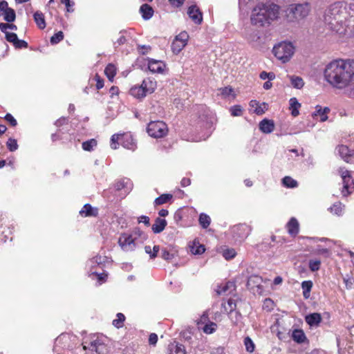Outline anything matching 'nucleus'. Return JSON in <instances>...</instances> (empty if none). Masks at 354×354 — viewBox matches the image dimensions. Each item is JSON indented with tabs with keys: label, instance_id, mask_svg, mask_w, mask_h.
<instances>
[{
	"label": "nucleus",
	"instance_id": "f257e3e1",
	"mask_svg": "<svg viewBox=\"0 0 354 354\" xmlns=\"http://www.w3.org/2000/svg\"><path fill=\"white\" fill-rule=\"evenodd\" d=\"M324 80L333 87L343 89L354 80V59H337L329 62L324 71Z\"/></svg>",
	"mask_w": 354,
	"mask_h": 354
},
{
	"label": "nucleus",
	"instance_id": "f03ea898",
	"mask_svg": "<svg viewBox=\"0 0 354 354\" xmlns=\"http://www.w3.org/2000/svg\"><path fill=\"white\" fill-rule=\"evenodd\" d=\"M348 12L342 2L330 5L324 14V23L328 28L337 34H344L346 30V19Z\"/></svg>",
	"mask_w": 354,
	"mask_h": 354
},
{
	"label": "nucleus",
	"instance_id": "7ed1b4c3",
	"mask_svg": "<svg viewBox=\"0 0 354 354\" xmlns=\"http://www.w3.org/2000/svg\"><path fill=\"white\" fill-rule=\"evenodd\" d=\"M279 14V6L272 2L259 3L252 9L250 21L252 25L264 27L278 19Z\"/></svg>",
	"mask_w": 354,
	"mask_h": 354
},
{
	"label": "nucleus",
	"instance_id": "20e7f679",
	"mask_svg": "<svg viewBox=\"0 0 354 354\" xmlns=\"http://www.w3.org/2000/svg\"><path fill=\"white\" fill-rule=\"evenodd\" d=\"M109 342L107 337L102 334H92L84 339L82 346L86 354H107Z\"/></svg>",
	"mask_w": 354,
	"mask_h": 354
},
{
	"label": "nucleus",
	"instance_id": "39448f33",
	"mask_svg": "<svg viewBox=\"0 0 354 354\" xmlns=\"http://www.w3.org/2000/svg\"><path fill=\"white\" fill-rule=\"evenodd\" d=\"M310 9L308 2L290 5L284 10V18L288 22L299 21L308 15Z\"/></svg>",
	"mask_w": 354,
	"mask_h": 354
},
{
	"label": "nucleus",
	"instance_id": "423d86ee",
	"mask_svg": "<svg viewBox=\"0 0 354 354\" xmlns=\"http://www.w3.org/2000/svg\"><path fill=\"white\" fill-rule=\"evenodd\" d=\"M295 48L290 42L283 41L275 45L272 49L274 56L283 63L290 60L293 55Z\"/></svg>",
	"mask_w": 354,
	"mask_h": 354
},
{
	"label": "nucleus",
	"instance_id": "0eeeda50",
	"mask_svg": "<svg viewBox=\"0 0 354 354\" xmlns=\"http://www.w3.org/2000/svg\"><path fill=\"white\" fill-rule=\"evenodd\" d=\"M252 228L245 223H239L230 229L229 233L235 242L243 241L250 234Z\"/></svg>",
	"mask_w": 354,
	"mask_h": 354
},
{
	"label": "nucleus",
	"instance_id": "6e6552de",
	"mask_svg": "<svg viewBox=\"0 0 354 354\" xmlns=\"http://www.w3.org/2000/svg\"><path fill=\"white\" fill-rule=\"evenodd\" d=\"M147 131L151 137L158 138L165 136L167 134L168 128L162 121H151L148 124Z\"/></svg>",
	"mask_w": 354,
	"mask_h": 354
},
{
	"label": "nucleus",
	"instance_id": "1a4fd4ad",
	"mask_svg": "<svg viewBox=\"0 0 354 354\" xmlns=\"http://www.w3.org/2000/svg\"><path fill=\"white\" fill-rule=\"evenodd\" d=\"M339 173L343 181L342 194L344 196H347L354 189V180L351 177L350 171L344 168H339Z\"/></svg>",
	"mask_w": 354,
	"mask_h": 354
},
{
	"label": "nucleus",
	"instance_id": "9d476101",
	"mask_svg": "<svg viewBox=\"0 0 354 354\" xmlns=\"http://www.w3.org/2000/svg\"><path fill=\"white\" fill-rule=\"evenodd\" d=\"M136 237H133L131 234L123 233L119 238L118 244L122 250L130 252L136 248Z\"/></svg>",
	"mask_w": 354,
	"mask_h": 354
},
{
	"label": "nucleus",
	"instance_id": "9b49d317",
	"mask_svg": "<svg viewBox=\"0 0 354 354\" xmlns=\"http://www.w3.org/2000/svg\"><path fill=\"white\" fill-rule=\"evenodd\" d=\"M189 35L187 32L183 31L176 36L171 44V50L174 54H178L187 45Z\"/></svg>",
	"mask_w": 354,
	"mask_h": 354
},
{
	"label": "nucleus",
	"instance_id": "f8f14e48",
	"mask_svg": "<svg viewBox=\"0 0 354 354\" xmlns=\"http://www.w3.org/2000/svg\"><path fill=\"white\" fill-rule=\"evenodd\" d=\"M340 157L347 163H354V150L348 149L346 145H341L337 147Z\"/></svg>",
	"mask_w": 354,
	"mask_h": 354
},
{
	"label": "nucleus",
	"instance_id": "ddd939ff",
	"mask_svg": "<svg viewBox=\"0 0 354 354\" xmlns=\"http://www.w3.org/2000/svg\"><path fill=\"white\" fill-rule=\"evenodd\" d=\"M187 15L196 24L202 23L203 13L196 5L194 4L188 7Z\"/></svg>",
	"mask_w": 354,
	"mask_h": 354
},
{
	"label": "nucleus",
	"instance_id": "4468645a",
	"mask_svg": "<svg viewBox=\"0 0 354 354\" xmlns=\"http://www.w3.org/2000/svg\"><path fill=\"white\" fill-rule=\"evenodd\" d=\"M109 258L106 256L96 255L92 259H89L87 262V266L93 270L96 266L103 268L106 262H108Z\"/></svg>",
	"mask_w": 354,
	"mask_h": 354
},
{
	"label": "nucleus",
	"instance_id": "2eb2a0df",
	"mask_svg": "<svg viewBox=\"0 0 354 354\" xmlns=\"http://www.w3.org/2000/svg\"><path fill=\"white\" fill-rule=\"evenodd\" d=\"M98 208L93 207L91 204H85L79 214L82 217H97L98 216Z\"/></svg>",
	"mask_w": 354,
	"mask_h": 354
},
{
	"label": "nucleus",
	"instance_id": "dca6fc26",
	"mask_svg": "<svg viewBox=\"0 0 354 354\" xmlns=\"http://www.w3.org/2000/svg\"><path fill=\"white\" fill-rule=\"evenodd\" d=\"M165 68V64L163 62L151 59L148 60L149 70L155 73H162Z\"/></svg>",
	"mask_w": 354,
	"mask_h": 354
},
{
	"label": "nucleus",
	"instance_id": "f3484780",
	"mask_svg": "<svg viewBox=\"0 0 354 354\" xmlns=\"http://www.w3.org/2000/svg\"><path fill=\"white\" fill-rule=\"evenodd\" d=\"M116 190L124 189L126 193H129L133 187V184L130 179L124 178L118 180L114 185Z\"/></svg>",
	"mask_w": 354,
	"mask_h": 354
},
{
	"label": "nucleus",
	"instance_id": "a211bd4d",
	"mask_svg": "<svg viewBox=\"0 0 354 354\" xmlns=\"http://www.w3.org/2000/svg\"><path fill=\"white\" fill-rule=\"evenodd\" d=\"M286 227L290 235L292 236H296L299 231V224L298 221L295 218L292 217L286 224Z\"/></svg>",
	"mask_w": 354,
	"mask_h": 354
},
{
	"label": "nucleus",
	"instance_id": "6ab92c4d",
	"mask_svg": "<svg viewBox=\"0 0 354 354\" xmlns=\"http://www.w3.org/2000/svg\"><path fill=\"white\" fill-rule=\"evenodd\" d=\"M274 123L273 120L263 119L259 122V129L264 133H270L274 131Z\"/></svg>",
	"mask_w": 354,
	"mask_h": 354
},
{
	"label": "nucleus",
	"instance_id": "aec40b11",
	"mask_svg": "<svg viewBox=\"0 0 354 354\" xmlns=\"http://www.w3.org/2000/svg\"><path fill=\"white\" fill-rule=\"evenodd\" d=\"M70 335L68 333H62L55 340V348H65L68 347Z\"/></svg>",
	"mask_w": 354,
	"mask_h": 354
},
{
	"label": "nucleus",
	"instance_id": "412c9836",
	"mask_svg": "<svg viewBox=\"0 0 354 354\" xmlns=\"http://www.w3.org/2000/svg\"><path fill=\"white\" fill-rule=\"evenodd\" d=\"M305 321L310 326H318L322 322V316L318 313H310L306 316Z\"/></svg>",
	"mask_w": 354,
	"mask_h": 354
},
{
	"label": "nucleus",
	"instance_id": "4be33fe9",
	"mask_svg": "<svg viewBox=\"0 0 354 354\" xmlns=\"http://www.w3.org/2000/svg\"><path fill=\"white\" fill-rule=\"evenodd\" d=\"M121 142L122 145L126 149L134 150L136 147V142L131 135L122 134Z\"/></svg>",
	"mask_w": 354,
	"mask_h": 354
},
{
	"label": "nucleus",
	"instance_id": "5701e85b",
	"mask_svg": "<svg viewBox=\"0 0 354 354\" xmlns=\"http://www.w3.org/2000/svg\"><path fill=\"white\" fill-rule=\"evenodd\" d=\"M167 354H186V350L184 345L174 342L169 345Z\"/></svg>",
	"mask_w": 354,
	"mask_h": 354
},
{
	"label": "nucleus",
	"instance_id": "b1692460",
	"mask_svg": "<svg viewBox=\"0 0 354 354\" xmlns=\"http://www.w3.org/2000/svg\"><path fill=\"white\" fill-rule=\"evenodd\" d=\"M167 221L165 218H156L155 223L152 225L151 230L153 233L159 234L162 232L167 226Z\"/></svg>",
	"mask_w": 354,
	"mask_h": 354
},
{
	"label": "nucleus",
	"instance_id": "393cba45",
	"mask_svg": "<svg viewBox=\"0 0 354 354\" xmlns=\"http://www.w3.org/2000/svg\"><path fill=\"white\" fill-rule=\"evenodd\" d=\"M33 18L37 26L39 29L44 30L46 28V24L43 12L39 10L36 11L33 15Z\"/></svg>",
	"mask_w": 354,
	"mask_h": 354
},
{
	"label": "nucleus",
	"instance_id": "a878e982",
	"mask_svg": "<svg viewBox=\"0 0 354 354\" xmlns=\"http://www.w3.org/2000/svg\"><path fill=\"white\" fill-rule=\"evenodd\" d=\"M140 12L145 20L150 19L153 15V9L149 4H142L140 8Z\"/></svg>",
	"mask_w": 354,
	"mask_h": 354
},
{
	"label": "nucleus",
	"instance_id": "bb28decb",
	"mask_svg": "<svg viewBox=\"0 0 354 354\" xmlns=\"http://www.w3.org/2000/svg\"><path fill=\"white\" fill-rule=\"evenodd\" d=\"M289 104L291 115L293 117H297L299 114V109L301 107V104L298 102L296 97H292L289 100Z\"/></svg>",
	"mask_w": 354,
	"mask_h": 354
},
{
	"label": "nucleus",
	"instance_id": "cd10ccee",
	"mask_svg": "<svg viewBox=\"0 0 354 354\" xmlns=\"http://www.w3.org/2000/svg\"><path fill=\"white\" fill-rule=\"evenodd\" d=\"M313 283L312 281L308 280V281H304L301 283V289H302V293L303 296L305 299H308L310 296V291L312 290Z\"/></svg>",
	"mask_w": 354,
	"mask_h": 354
},
{
	"label": "nucleus",
	"instance_id": "c85d7f7f",
	"mask_svg": "<svg viewBox=\"0 0 354 354\" xmlns=\"http://www.w3.org/2000/svg\"><path fill=\"white\" fill-rule=\"evenodd\" d=\"M330 111L329 108L325 107L324 109L322 108L321 106L317 105L316 106V111L314 113L315 116H319V120L321 122H324L328 119L327 113Z\"/></svg>",
	"mask_w": 354,
	"mask_h": 354
},
{
	"label": "nucleus",
	"instance_id": "c756f323",
	"mask_svg": "<svg viewBox=\"0 0 354 354\" xmlns=\"http://www.w3.org/2000/svg\"><path fill=\"white\" fill-rule=\"evenodd\" d=\"M130 94L136 98H143L146 96L145 91L142 84L140 86H135L130 89Z\"/></svg>",
	"mask_w": 354,
	"mask_h": 354
},
{
	"label": "nucleus",
	"instance_id": "7c9ffc66",
	"mask_svg": "<svg viewBox=\"0 0 354 354\" xmlns=\"http://www.w3.org/2000/svg\"><path fill=\"white\" fill-rule=\"evenodd\" d=\"M292 339L298 344H302L306 339L305 333L301 329H295L292 332Z\"/></svg>",
	"mask_w": 354,
	"mask_h": 354
},
{
	"label": "nucleus",
	"instance_id": "2f4dec72",
	"mask_svg": "<svg viewBox=\"0 0 354 354\" xmlns=\"http://www.w3.org/2000/svg\"><path fill=\"white\" fill-rule=\"evenodd\" d=\"M142 86L147 93H151L154 91L156 87V82L151 80L150 79L144 80Z\"/></svg>",
	"mask_w": 354,
	"mask_h": 354
},
{
	"label": "nucleus",
	"instance_id": "473e14b6",
	"mask_svg": "<svg viewBox=\"0 0 354 354\" xmlns=\"http://www.w3.org/2000/svg\"><path fill=\"white\" fill-rule=\"evenodd\" d=\"M205 251V246L200 244L198 241H194L192 245L190 246V252L193 254H201Z\"/></svg>",
	"mask_w": 354,
	"mask_h": 354
},
{
	"label": "nucleus",
	"instance_id": "72a5a7b5",
	"mask_svg": "<svg viewBox=\"0 0 354 354\" xmlns=\"http://www.w3.org/2000/svg\"><path fill=\"white\" fill-rule=\"evenodd\" d=\"M105 75L110 81H113L116 75V67L113 64H109L104 70Z\"/></svg>",
	"mask_w": 354,
	"mask_h": 354
},
{
	"label": "nucleus",
	"instance_id": "f704fd0d",
	"mask_svg": "<svg viewBox=\"0 0 354 354\" xmlns=\"http://www.w3.org/2000/svg\"><path fill=\"white\" fill-rule=\"evenodd\" d=\"M16 19V13L14 9L8 8L3 12V19L8 23L13 22Z\"/></svg>",
	"mask_w": 354,
	"mask_h": 354
},
{
	"label": "nucleus",
	"instance_id": "c9c22d12",
	"mask_svg": "<svg viewBox=\"0 0 354 354\" xmlns=\"http://www.w3.org/2000/svg\"><path fill=\"white\" fill-rule=\"evenodd\" d=\"M344 207V205L341 202H336L328 208V210L334 214L340 216L342 214Z\"/></svg>",
	"mask_w": 354,
	"mask_h": 354
},
{
	"label": "nucleus",
	"instance_id": "e433bc0d",
	"mask_svg": "<svg viewBox=\"0 0 354 354\" xmlns=\"http://www.w3.org/2000/svg\"><path fill=\"white\" fill-rule=\"evenodd\" d=\"M97 142L95 139L92 138L82 142V149L86 151H91L97 146Z\"/></svg>",
	"mask_w": 354,
	"mask_h": 354
},
{
	"label": "nucleus",
	"instance_id": "4c0bfd02",
	"mask_svg": "<svg viewBox=\"0 0 354 354\" xmlns=\"http://www.w3.org/2000/svg\"><path fill=\"white\" fill-rule=\"evenodd\" d=\"M220 95L223 98H229L231 95L232 98H235V94L234 93L233 88L231 86H225L219 89Z\"/></svg>",
	"mask_w": 354,
	"mask_h": 354
},
{
	"label": "nucleus",
	"instance_id": "58836bf2",
	"mask_svg": "<svg viewBox=\"0 0 354 354\" xmlns=\"http://www.w3.org/2000/svg\"><path fill=\"white\" fill-rule=\"evenodd\" d=\"M172 198V195L170 194H163L156 198L154 201L155 205H160L167 203Z\"/></svg>",
	"mask_w": 354,
	"mask_h": 354
},
{
	"label": "nucleus",
	"instance_id": "ea45409f",
	"mask_svg": "<svg viewBox=\"0 0 354 354\" xmlns=\"http://www.w3.org/2000/svg\"><path fill=\"white\" fill-rule=\"evenodd\" d=\"M262 278L258 275H252L248 278V286H256L258 288H261Z\"/></svg>",
	"mask_w": 354,
	"mask_h": 354
},
{
	"label": "nucleus",
	"instance_id": "a19ab883",
	"mask_svg": "<svg viewBox=\"0 0 354 354\" xmlns=\"http://www.w3.org/2000/svg\"><path fill=\"white\" fill-rule=\"evenodd\" d=\"M198 221L201 227L204 229H206L210 225L211 218L207 214L201 213L199 216Z\"/></svg>",
	"mask_w": 354,
	"mask_h": 354
},
{
	"label": "nucleus",
	"instance_id": "79ce46f5",
	"mask_svg": "<svg viewBox=\"0 0 354 354\" xmlns=\"http://www.w3.org/2000/svg\"><path fill=\"white\" fill-rule=\"evenodd\" d=\"M282 183L284 187L288 188H295L297 187L298 185L297 180H295L290 176H285L282 179Z\"/></svg>",
	"mask_w": 354,
	"mask_h": 354
},
{
	"label": "nucleus",
	"instance_id": "37998d69",
	"mask_svg": "<svg viewBox=\"0 0 354 354\" xmlns=\"http://www.w3.org/2000/svg\"><path fill=\"white\" fill-rule=\"evenodd\" d=\"M160 250L159 245H154L153 249H151V246L146 245L145 247V251L147 254H149L150 259H153L157 257L158 252Z\"/></svg>",
	"mask_w": 354,
	"mask_h": 354
},
{
	"label": "nucleus",
	"instance_id": "c03bdc74",
	"mask_svg": "<svg viewBox=\"0 0 354 354\" xmlns=\"http://www.w3.org/2000/svg\"><path fill=\"white\" fill-rule=\"evenodd\" d=\"M291 84L292 86L295 88L300 89L304 85V82L301 77L298 76H292L290 77Z\"/></svg>",
	"mask_w": 354,
	"mask_h": 354
},
{
	"label": "nucleus",
	"instance_id": "a18cd8bd",
	"mask_svg": "<svg viewBox=\"0 0 354 354\" xmlns=\"http://www.w3.org/2000/svg\"><path fill=\"white\" fill-rule=\"evenodd\" d=\"M243 343L247 352L252 353L254 351L255 344L249 336L244 338Z\"/></svg>",
	"mask_w": 354,
	"mask_h": 354
},
{
	"label": "nucleus",
	"instance_id": "49530a36",
	"mask_svg": "<svg viewBox=\"0 0 354 354\" xmlns=\"http://www.w3.org/2000/svg\"><path fill=\"white\" fill-rule=\"evenodd\" d=\"M116 317H117V318L113 321V325L115 327L120 328L122 327V326H123L124 322L125 320V317L121 313H118L116 315Z\"/></svg>",
	"mask_w": 354,
	"mask_h": 354
},
{
	"label": "nucleus",
	"instance_id": "de8ad7c7",
	"mask_svg": "<svg viewBox=\"0 0 354 354\" xmlns=\"http://www.w3.org/2000/svg\"><path fill=\"white\" fill-rule=\"evenodd\" d=\"M250 106L254 108V113L257 115H262L264 113V109L261 107V104L257 100H251L250 102Z\"/></svg>",
	"mask_w": 354,
	"mask_h": 354
},
{
	"label": "nucleus",
	"instance_id": "09e8293b",
	"mask_svg": "<svg viewBox=\"0 0 354 354\" xmlns=\"http://www.w3.org/2000/svg\"><path fill=\"white\" fill-rule=\"evenodd\" d=\"M321 261L318 259H310L309 261L308 266L309 269L312 272H315L319 270Z\"/></svg>",
	"mask_w": 354,
	"mask_h": 354
},
{
	"label": "nucleus",
	"instance_id": "8fccbe9b",
	"mask_svg": "<svg viewBox=\"0 0 354 354\" xmlns=\"http://www.w3.org/2000/svg\"><path fill=\"white\" fill-rule=\"evenodd\" d=\"M64 39V33L62 31H59L56 33H55L51 37H50V43L51 44H57L59 41H61Z\"/></svg>",
	"mask_w": 354,
	"mask_h": 354
},
{
	"label": "nucleus",
	"instance_id": "3c124183",
	"mask_svg": "<svg viewBox=\"0 0 354 354\" xmlns=\"http://www.w3.org/2000/svg\"><path fill=\"white\" fill-rule=\"evenodd\" d=\"M236 252L233 248H227L223 252V256L226 260H230L235 257Z\"/></svg>",
	"mask_w": 354,
	"mask_h": 354
},
{
	"label": "nucleus",
	"instance_id": "603ef678",
	"mask_svg": "<svg viewBox=\"0 0 354 354\" xmlns=\"http://www.w3.org/2000/svg\"><path fill=\"white\" fill-rule=\"evenodd\" d=\"M7 147L10 151H15L18 149L17 140L10 138L6 142Z\"/></svg>",
	"mask_w": 354,
	"mask_h": 354
},
{
	"label": "nucleus",
	"instance_id": "864d4df0",
	"mask_svg": "<svg viewBox=\"0 0 354 354\" xmlns=\"http://www.w3.org/2000/svg\"><path fill=\"white\" fill-rule=\"evenodd\" d=\"M216 324L211 322L204 326L203 332L206 334H211L216 330Z\"/></svg>",
	"mask_w": 354,
	"mask_h": 354
},
{
	"label": "nucleus",
	"instance_id": "5fc2aeb1",
	"mask_svg": "<svg viewBox=\"0 0 354 354\" xmlns=\"http://www.w3.org/2000/svg\"><path fill=\"white\" fill-rule=\"evenodd\" d=\"M230 111L232 116H240L243 113V109L240 105H234L230 107Z\"/></svg>",
	"mask_w": 354,
	"mask_h": 354
},
{
	"label": "nucleus",
	"instance_id": "6e6d98bb",
	"mask_svg": "<svg viewBox=\"0 0 354 354\" xmlns=\"http://www.w3.org/2000/svg\"><path fill=\"white\" fill-rule=\"evenodd\" d=\"M13 46L16 49H22V48H27L28 46V43L23 39H19V38L15 41V42L13 44Z\"/></svg>",
	"mask_w": 354,
	"mask_h": 354
},
{
	"label": "nucleus",
	"instance_id": "4d7b16f0",
	"mask_svg": "<svg viewBox=\"0 0 354 354\" xmlns=\"http://www.w3.org/2000/svg\"><path fill=\"white\" fill-rule=\"evenodd\" d=\"M122 137V135L120 134H113L111 138V144L110 146L111 149H116L118 146V140L120 137Z\"/></svg>",
	"mask_w": 354,
	"mask_h": 354
},
{
	"label": "nucleus",
	"instance_id": "13d9d810",
	"mask_svg": "<svg viewBox=\"0 0 354 354\" xmlns=\"http://www.w3.org/2000/svg\"><path fill=\"white\" fill-rule=\"evenodd\" d=\"M131 234L133 237H136V239L140 238L142 240H145L147 238L146 234L138 228L135 229Z\"/></svg>",
	"mask_w": 354,
	"mask_h": 354
},
{
	"label": "nucleus",
	"instance_id": "bf43d9fd",
	"mask_svg": "<svg viewBox=\"0 0 354 354\" xmlns=\"http://www.w3.org/2000/svg\"><path fill=\"white\" fill-rule=\"evenodd\" d=\"M5 38L7 41L11 43L12 45L18 39L17 35L15 32H6Z\"/></svg>",
	"mask_w": 354,
	"mask_h": 354
},
{
	"label": "nucleus",
	"instance_id": "052dcab7",
	"mask_svg": "<svg viewBox=\"0 0 354 354\" xmlns=\"http://www.w3.org/2000/svg\"><path fill=\"white\" fill-rule=\"evenodd\" d=\"M90 271L91 272V274H94L97 277V280L100 282V283H102L106 281V278L107 277L106 273H97L96 271H93V270H90Z\"/></svg>",
	"mask_w": 354,
	"mask_h": 354
},
{
	"label": "nucleus",
	"instance_id": "680f3d73",
	"mask_svg": "<svg viewBox=\"0 0 354 354\" xmlns=\"http://www.w3.org/2000/svg\"><path fill=\"white\" fill-rule=\"evenodd\" d=\"M205 127L206 129V131L204 135H203L201 137H200V140H206L207 138L209 137L211 135L212 130V125L209 122H206L205 124Z\"/></svg>",
	"mask_w": 354,
	"mask_h": 354
},
{
	"label": "nucleus",
	"instance_id": "e2e57ef3",
	"mask_svg": "<svg viewBox=\"0 0 354 354\" xmlns=\"http://www.w3.org/2000/svg\"><path fill=\"white\" fill-rule=\"evenodd\" d=\"M174 255L172 253H170L167 250L162 249L161 252V257L167 261L171 260L174 258Z\"/></svg>",
	"mask_w": 354,
	"mask_h": 354
},
{
	"label": "nucleus",
	"instance_id": "0e129e2a",
	"mask_svg": "<svg viewBox=\"0 0 354 354\" xmlns=\"http://www.w3.org/2000/svg\"><path fill=\"white\" fill-rule=\"evenodd\" d=\"M95 80L96 81V88L101 89L104 86V80L100 77L98 74L95 75Z\"/></svg>",
	"mask_w": 354,
	"mask_h": 354
},
{
	"label": "nucleus",
	"instance_id": "69168bd1",
	"mask_svg": "<svg viewBox=\"0 0 354 354\" xmlns=\"http://www.w3.org/2000/svg\"><path fill=\"white\" fill-rule=\"evenodd\" d=\"M227 304L230 307V313H229L230 317L231 319H232V315H234V312L236 311L235 310L236 304L232 299H229L227 301Z\"/></svg>",
	"mask_w": 354,
	"mask_h": 354
},
{
	"label": "nucleus",
	"instance_id": "338daca9",
	"mask_svg": "<svg viewBox=\"0 0 354 354\" xmlns=\"http://www.w3.org/2000/svg\"><path fill=\"white\" fill-rule=\"evenodd\" d=\"M5 120L8 121L12 127H15L17 124V120L10 113H7L6 115Z\"/></svg>",
	"mask_w": 354,
	"mask_h": 354
},
{
	"label": "nucleus",
	"instance_id": "774afa93",
	"mask_svg": "<svg viewBox=\"0 0 354 354\" xmlns=\"http://www.w3.org/2000/svg\"><path fill=\"white\" fill-rule=\"evenodd\" d=\"M67 122H68V118L62 117L55 121V125L57 126V127H60L63 126L64 124H67Z\"/></svg>",
	"mask_w": 354,
	"mask_h": 354
}]
</instances>
